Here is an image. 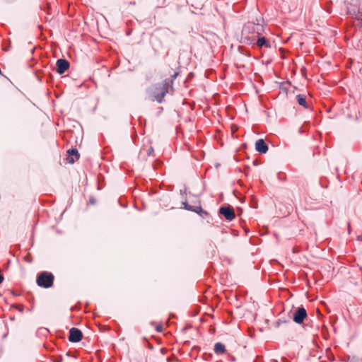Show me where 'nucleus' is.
Returning <instances> with one entry per match:
<instances>
[{
    "mask_svg": "<svg viewBox=\"0 0 362 362\" xmlns=\"http://www.w3.org/2000/svg\"><path fill=\"white\" fill-rule=\"evenodd\" d=\"M264 32V28L263 25L247 22L244 25L242 30V41L247 45H252L255 40H256L259 35H263Z\"/></svg>",
    "mask_w": 362,
    "mask_h": 362,
    "instance_id": "nucleus-1",
    "label": "nucleus"
},
{
    "mask_svg": "<svg viewBox=\"0 0 362 362\" xmlns=\"http://www.w3.org/2000/svg\"><path fill=\"white\" fill-rule=\"evenodd\" d=\"M170 90H173V80L166 78L163 83L156 84L153 92V100L162 103L164 97Z\"/></svg>",
    "mask_w": 362,
    "mask_h": 362,
    "instance_id": "nucleus-2",
    "label": "nucleus"
},
{
    "mask_svg": "<svg viewBox=\"0 0 362 362\" xmlns=\"http://www.w3.org/2000/svg\"><path fill=\"white\" fill-rule=\"evenodd\" d=\"M54 279V276L52 273L43 272L37 275L36 282L39 286L48 288L52 286Z\"/></svg>",
    "mask_w": 362,
    "mask_h": 362,
    "instance_id": "nucleus-3",
    "label": "nucleus"
},
{
    "mask_svg": "<svg viewBox=\"0 0 362 362\" xmlns=\"http://www.w3.org/2000/svg\"><path fill=\"white\" fill-rule=\"evenodd\" d=\"M251 46L252 47H257L258 49H262V48H271L272 45L270 40L262 35L255 40Z\"/></svg>",
    "mask_w": 362,
    "mask_h": 362,
    "instance_id": "nucleus-4",
    "label": "nucleus"
},
{
    "mask_svg": "<svg viewBox=\"0 0 362 362\" xmlns=\"http://www.w3.org/2000/svg\"><path fill=\"white\" fill-rule=\"evenodd\" d=\"M307 317V312L303 307L298 308L293 314V321L298 324L303 322Z\"/></svg>",
    "mask_w": 362,
    "mask_h": 362,
    "instance_id": "nucleus-5",
    "label": "nucleus"
},
{
    "mask_svg": "<svg viewBox=\"0 0 362 362\" xmlns=\"http://www.w3.org/2000/svg\"><path fill=\"white\" fill-rule=\"evenodd\" d=\"M219 213L223 215L228 221H232L235 217L233 209L230 206L221 207L219 209Z\"/></svg>",
    "mask_w": 362,
    "mask_h": 362,
    "instance_id": "nucleus-6",
    "label": "nucleus"
},
{
    "mask_svg": "<svg viewBox=\"0 0 362 362\" xmlns=\"http://www.w3.org/2000/svg\"><path fill=\"white\" fill-rule=\"evenodd\" d=\"M83 334L78 328L73 327L69 330V340L71 342H78L81 340Z\"/></svg>",
    "mask_w": 362,
    "mask_h": 362,
    "instance_id": "nucleus-7",
    "label": "nucleus"
},
{
    "mask_svg": "<svg viewBox=\"0 0 362 362\" xmlns=\"http://www.w3.org/2000/svg\"><path fill=\"white\" fill-rule=\"evenodd\" d=\"M56 65L57 71L59 74H64L69 68V63L66 59H58Z\"/></svg>",
    "mask_w": 362,
    "mask_h": 362,
    "instance_id": "nucleus-8",
    "label": "nucleus"
},
{
    "mask_svg": "<svg viewBox=\"0 0 362 362\" xmlns=\"http://www.w3.org/2000/svg\"><path fill=\"white\" fill-rule=\"evenodd\" d=\"M79 158V153L75 148H71L67 151V162L73 164L76 160Z\"/></svg>",
    "mask_w": 362,
    "mask_h": 362,
    "instance_id": "nucleus-9",
    "label": "nucleus"
},
{
    "mask_svg": "<svg viewBox=\"0 0 362 362\" xmlns=\"http://www.w3.org/2000/svg\"><path fill=\"white\" fill-rule=\"evenodd\" d=\"M255 149L261 153H265L268 151V146L263 139H260L255 143Z\"/></svg>",
    "mask_w": 362,
    "mask_h": 362,
    "instance_id": "nucleus-10",
    "label": "nucleus"
},
{
    "mask_svg": "<svg viewBox=\"0 0 362 362\" xmlns=\"http://www.w3.org/2000/svg\"><path fill=\"white\" fill-rule=\"evenodd\" d=\"M214 353L217 355H222L226 353V347L225 346L220 342H217L214 345Z\"/></svg>",
    "mask_w": 362,
    "mask_h": 362,
    "instance_id": "nucleus-11",
    "label": "nucleus"
},
{
    "mask_svg": "<svg viewBox=\"0 0 362 362\" xmlns=\"http://www.w3.org/2000/svg\"><path fill=\"white\" fill-rule=\"evenodd\" d=\"M296 99H297L298 103L300 105H301L304 107H307V103L305 100V97L303 95H298L296 96Z\"/></svg>",
    "mask_w": 362,
    "mask_h": 362,
    "instance_id": "nucleus-12",
    "label": "nucleus"
},
{
    "mask_svg": "<svg viewBox=\"0 0 362 362\" xmlns=\"http://www.w3.org/2000/svg\"><path fill=\"white\" fill-rule=\"evenodd\" d=\"M183 204L185 205V209L187 210L195 211L197 213H199V211H202L201 206H194H194L189 205L187 203H183Z\"/></svg>",
    "mask_w": 362,
    "mask_h": 362,
    "instance_id": "nucleus-13",
    "label": "nucleus"
},
{
    "mask_svg": "<svg viewBox=\"0 0 362 362\" xmlns=\"http://www.w3.org/2000/svg\"><path fill=\"white\" fill-rule=\"evenodd\" d=\"M358 18L361 21H362V6L361 7H359V8H358Z\"/></svg>",
    "mask_w": 362,
    "mask_h": 362,
    "instance_id": "nucleus-14",
    "label": "nucleus"
},
{
    "mask_svg": "<svg viewBox=\"0 0 362 362\" xmlns=\"http://www.w3.org/2000/svg\"><path fill=\"white\" fill-rule=\"evenodd\" d=\"M177 75H178V73L175 72V73L172 76V78H171V79L173 80V81H174V79H175V78H176V77L177 76Z\"/></svg>",
    "mask_w": 362,
    "mask_h": 362,
    "instance_id": "nucleus-15",
    "label": "nucleus"
},
{
    "mask_svg": "<svg viewBox=\"0 0 362 362\" xmlns=\"http://www.w3.org/2000/svg\"><path fill=\"white\" fill-rule=\"evenodd\" d=\"M157 330L160 332L161 331V327H157Z\"/></svg>",
    "mask_w": 362,
    "mask_h": 362,
    "instance_id": "nucleus-16",
    "label": "nucleus"
}]
</instances>
